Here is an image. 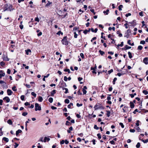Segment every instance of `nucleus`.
<instances>
[{"label": "nucleus", "instance_id": "f257e3e1", "mask_svg": "<svg viewBox=\"0 0 148 148\" xmlns=\"http://www.w3.org/2000/svg\"><path fill=\"white\" fill-rule=\"evenodd\" d=\"M3 8V12H5L7 10L11 11L13 10L12 6L11 5H8V4H5L4 5Z\"/></svg>", "mask_w": 148, "mask_h": 148}, {"label": "nucleus", "instance_id": "f03ea898", "mask_svg": "<svg viewBox=\"0 0 148 148\" xmlns=\"http://www.w3.org/2000/svg\"><path fill=\"white\" fill-rule=\"evenodd\" d=\"M62 43L63 45H67L68 44V41L67 39L66 36L64 37L62 40Z\"/></svg>", "mask_w": 148, "mask_h": 148}, {"label": "nucleus", "instance_id": "7ed1b4c3", "mask_svg": "<svg viewBox=\"0 0 148 148\" xmlns=\"http://www.w3.org/2000/svg\"><path fill=\"white\" fill-rule=\"evenodd\" d=\"M41 110V107L38 103H36L35 104V110L37 111V110Z\"/></svg>", "mask_w": 148, "mask_h": 148}, {"label": "nucleus", "instance_id": "20e7f679", "mask_svg": "<svg viewBox=\"0 0 148 148\" xmlns=\"http://www.w3.org/2000/svg\"><path fill=\"white\" fill-rule=\"evenodd\" d=\"M123 112H127L128 111V108L127 106H125L122 109Z\"/></svg>", "mask_w": 148, "mask_h": 148}, {"label": "nucleus", "instance_id": "39448f33", "mask_svg": "<svg viewBox=\"0 0 148 148\" xmlns=\"http://www.w3.org/2000/svg\"><path fill=\"white\" fill-rule=\"evenodd\" d=\"M87 89V87L86 86H85L82 89V91L83 92V94L84 95H85L86 94L87 91L86 90V89Z\"/></svg>", "mask_w": 148, "mask_h": 148}, {"label": "nucleus", "instance_id": "423d86ee", "mask_svg": "<svg viewBox=\"0 0 148 148\" xmlns=\"http://www.w3.org/2000/svg\"><path fill=\"white\" fill-rule=\"evenodd\" d=\"M4 100L6 101L7 103H8L10 101V99L8 97H6L3 98Z\"/></svg>", "mask_w": 148, "mask_h": 148}, {"label": "nucleus", "instance_id": "0eeeda50", "mask_svg": "<svg viewBox=\"0 0 148 148\" xmlns=\"http://www.w3.org/2000/svg\"><path fill=\"white\" fill-rule=\"evenodd\" d=\"M13 92L10 89H8L7 90V94L8 95H12Z\"/></svg>", "mask_w": 148, "mask_h": 148}, {"label": "nucleus", "instance_id": "6e6552de", "mask_svg": "<svg viewBox=\"0 0 148 148\" xmlns=\"http://www.w3.org/2000/svg\"><path fill=\"white\" fill-rule=\"evenodd\" d=\"M143 62L146 64H148V59L147 58H145L143 60Z\"/></svg>", "mask_w": 148, "mask_h": 148}, {"label": "nucleus", "instance_id": "1a4fd4ad", "mask_svg": "<svg viewBox=\"0 0 148 148\" xmlns=\"http://www.w3.org/2000/svg\"><path fill=\"white\" fill-rule=\"evenodd\" d=\"M25 51L27 55H30L31 53V51L30 49L26 50Z\"/></svg>", "mask_w": 148, "mask_h": 148}, {"label": "nucleus", "instance_id": "9d476101", "mask_svg": "<svg viewBox=\"0 0 148 148\" xmlns=\"http://www.w3.org/2000/svg\"><path fill=\"white\" fill-rule=\"evenodd\" d=\"M52 4V2H50L49 1H48V3L45 5V7H49L51 4Z\"/></svg>", "mask_w": 148, "mask_h": 148}, {"label": "nucleus", "instance_id": "9b49d317", "mask_svg": "<svg viewBox=\"0 0 148 148\" xmlns=\"http://www.w3.org/2000/svg\"><path fill=\"white\" fill-rule=\"evenodd\" d=\"M38 100L39 101L41 102L43 100L42 97L40 96H39L38 97Z\"/></svg>", "mask_w": 148, "mask_h": 148}, {"label": "nucleus", "instance_id": "f8f14e48", "mask_svg": "<svg viewBox=\"0 0 148 148\" xmlns=\"http://www.w3.org/2000/svg\"><path fill=\"white\" fill-rule=\"evenodd\" d=\"M22 131L21 130H18L16 132V135L17 136L19 133H21L22 132Z\"/></svg>", "mask_w": 148, "mask_h": 148}, {"label": "nucleus", "instance_id": "ddd939ff", "mask_svg": "<svg viewBox=\"0 0 148 148\" xmlns=\"http://www.w3.org/2000/svg\"><path fill=\"white\" fill-rule=\"evenodd\" d=\"M50 140V139L49 138L46 137L44 139V142H45L47 141H49Z\"/></svg>", "mask_w": 148, "mask_h": 148}, {"label": "nucleus", "instance_id": "4468645a", "mask_svg": "<svg viewBox=\"0 0 148 148\" xmlns=\"http://www.w3.org/2000/svg\"><path fill=\"white\" fill-rule=\"evenodd\" d=\"M56 93V90H53L51 92V96H53Z\"/></svg>", "mask_w": 148, "mask_h": 148}, {"label": "nucleus", "instance_id": "2eb2a0df", "mask_svg": "<svg viewBox=\"0 0 148 148\" xmlns=\"http://www.w3.org/2000/svg\"><path fill=\"white\" fill-rule=\"evenodd\" d=\"M98 29L97 28H95V30L93 28H92L91 29V30L92 32L96 33Z\"/></svg>", "mask_w": 148, "mask_h": 148}, {"label": "nucleus", "instance_id": "dca6fc26", "mask_svg": "<svg viewBox=\"0 0 148 148\" xmlns=\"http://www.w3.org/2000/svg\"><path fill=\"white\" fill-rule=\"evenodd\" d=\"M3 140H4L6 142H8L9 141V139L8 138L6 137H3L2 139Z\"/></svg>", "mask_w": 148, "mask_h": 148}, {"label": "nucleus", "instance_id": "f3484780", "mask_svg": "<svg viewBox=\"0 0 148 148\" xmlns=\"http://www.w3.org/2000/svg\"><path fill=\"white\" fill-rule=\"evenodd\" d=\"M135 128L136 129V130H137V132H140L141 131V129L139 127L137 126L136 127H135Z\"/></svg>", "mask_w": 148, "mask_h": 148}, {"label": "nucleus", "instance_id": "a211bd4d", "mask_svg": "<svg viewBox=\"0 0 148 148\" xmlns=\"http://www.w3.org/2000/svg\"><path fill=\"white\" fill-rule=\"evenodd\" d=\"M7 123L10 125H11L12 124V121L10 119H9L7 121Z\"/></svg>", "mask_w": 148, "mask_h": 148}, {"label": "nucleus", "instance_id": "6ab92c4d", "mask_svg": "<svg viewBox=\"0 0 148 148\" xmlns=\"http://www.w3.org/2000/svg\"><path fill=\"white\" fill-rule=\"evenodd\" d=\"M125 73H124L123 72H122L121 73H118L117 74V75H118L120 77L121 75H124Z\"/></svg>", "mask_w": 148, "mask_h": 148}, {"label": "nucleus", "instance_id": "aec40b11", "mask_svg": "<svg viewBox=\"0 0 148 148\" xmlns=\"http://www.w3.org/2000/svg\"><path fill=\"white\" fill-rule=\"evenodd\" d=\"M73 103H70L68 105V108H71V106H73Z\"/></svg>", "mask_w": 148, "mask_h": 148}, {"label": "nucleus", "instance_id": "412c9836", "mask_svg": "<svg viewBox=\"0 0 148 148\" xmlns=\"http://www.w3.org/2000/svg\"><path fill=\"white\" fill-rule=\"evenodd\" d=\"M60 83H61V84L63 86H66V83L64 82L62 80V81L60 82Z\"/></svg>", "mask_w": 148, "mask_h": 148}, {"label": "nucleus", "instance_id": "4be33fe9", "mask_svg": "<svg viewBox=\"0 0 148 148\" xmlns=\"http://www.w3.org/2000/svg\"><path fill=\"white\" fill-rule=\"evenodd\" d=\"M141 140L144 143H147L148 142V139H147L146 140L141 139Z\"/></svg>", "mask_w": 148, "mask_h": 148}, {"label": "nucleus", "instance_id": "5701e85b", "mask_svg": "<svg viewBox=\"0 0 148 148\" xmlns=\"http://www.w3.org/2000/svg\"><path fill=\"white\" fill-rule=\"evenodd\" d=\"M109 10L108 9H107L106 11H103V13L105 14H106V15H108V12H109Z\"/></svg>", "mask_w": 148, "mask_h": 148}, {"label": "nucleus", "instance_id": "b1692460", "mask_svg": "<svg viewBox=\"0 0 148 148\" xmlns=\"http://www.w3.org/2000/svg\"><path fill=\"white\" fill-rule=\"evenodd\" d=\"M128 54L129 58H131L132 57L131 53L130 52H128Z\"/></svg>", "mask_w": 148, "mask_h": 148}, {"label": "nucleus", "instance_id": "393cba45", "mask_svg": "<svg viewBox=\"0 0 148 148\" xmlns=\"http://www.w3.org/2000/svg\"><path fill=\"white\" fill-rule=\"evenodd\" d=\"M117 34H119V37H121L122 36V34L120 33V32L119 31H117L116 32Z\"/></svg>", "mask_w": 148, "mask_h": 148}, {"label": "nucleus", "instance_id": "a878e982", "mask_svg": "<svg viewBox=\"0 0 148 148\" xmlns=\"http://www.w3.org/2000/svg\"><path fill=\"white\" fill-rule=\"evenodd\" d=\"M49 101L50 103H52L53 101V98L52 97H50L49 99Z\"/></svg>", "mask_w": 148, "mask_h": 148}, {"label": "nucleus", "instance_id": "bb28decb", "mask_svg": "<svg viewBox=\"0 0 148 148\" xmlns=\"http://www.w3.org/2000/svg\"><path fill=\"white\" fill-rule=\"evenodd\" d=\"M130 107L132 108H134V104L132 102H131L130 103Z\"/></svg>", "mask_w": 148, "mask_h": 148}, {"label": "nucleus", "instance_id": "cd10ccee", "mask_svg": "<svg viewBox=\"0 0 148 148\" xmlns=\"http://www.w3.org/2000/svg\"><path fill=\"white\" fill-rule=\"evenodd\" d=\"M123 7V6L122 5H121L119 6V9L120 11H121L122 10V8Z\"/></svg>", "mask_w": 148, "mask_h": 148}, {"label": "nucleus", "instance_id": "c85d7f7f", "mask_svg": "<svg viewBox=\"0 0 148 148\" xmlns=\"http://www.w3.org/2000/svg\"><path fill=\"white\" fill-rule=\"evenodd\" d=\"M143 92L145 95H147L148 94V92L146 90H143Z\"/></svg>", "mask_w": 148, "mask_h": 148}, {"label": "nucleus", "instance_id": "c756f323", "mask_svg": "<svg viewBox=\"0 0 148 148\" xmlns=\"http://www.w3.org/2000/svg\"><path fill=\"white\" fill-rule=\"evenodd\" d=\"M99 52L101 55H103L105 53L104 52L101 51V50H99Z\"/></svg>", "mask_w": 148, "mask_h": 148}, {"label": "nucleus", "instance_id": "7c9ffc66", "mask_svg": "<svg viewBox=\"0 0 148 148\" xmlns=\"http://www.w3.org/2000/svg\"><path fill=\"white\" fill-rule=\"evenodd\" d=\"M98 105L97 104H96L95 106H94V108L95 109V110H96L98 109L99 108L98 107Z\"/></svg>", "mask_w": 148, "mask_h": 148}, {"label": "nucleus", "instance_id": "2f4dec72", "mask_svg": "<svg viewBox=\"0 0 148 148\" xmlns=\"http://www.w3.org/2000/svg\"><path fill=\"white\" fill-rule=\"evenodd\" d=\"M31 95H32L34 96L35 97H36V94L34 92H31Z\"/></svg>", "mask_w": 148, "mask_h": 148}, {"label": "nucleus", "instance_id": "473e14b6", "mask_svg": "<svg viewBox=\"0 0 148 148\" xmlns=\"http://www.w3.org/2000/svg\"><path fill=\"white\" fill-rule=\"evenodd\" d=\"M12 89L14 91H16L17 90L16 87L15 86H14L13 87H12Z\"/></svg>", "mask_w": 148, "mask_h": 148}, {"label": "nucleus", "instance_id": "72a5a7b5", "mask_svg": "<svg viewBox=\"0 0 148 148\" xmlns=\"http://www.w3.org/2000/svg\"><path fill=\"white\" fill-rule=\"evenodd\" d=\"M107 112V115L108 117H109L110 116V112L109 111H106Z\"/></svg>", "mask_w": 148, "mask_h": 148}, {"label": "nucleus", "instance_id": "f704fd0d", "mask_svg": "<svg viewBox=\"0 0 148 148\" xmlns=\"http://www.w3.org/2000/svg\"><path fill=\"white\" fill-rule=\"evenodd\" d=\"M140 143L138 142V143L137 145H136V147L137 148H138L139 147H140Z\"/></svg>", "mask_w": 148, "mask_h": 148}, {"label": "nucleus", "instance_id": "c9c22d12", "mask_svg": "<svg viewBox=\"0 0 148 148\" xmlns=\"http://www.w3.org/2000/svg\"><path fill=\"white\" fill-rule=\"evenodd\" d=\"M69 100L68 99H66L65 100L64 102L65 103H69Z\"/></svg>", "mask_w": 148, "mask_h": 148}, {"label": "nucleus", "instance_id": "e433bc0d", "mask_svg": "<svg viewBox=\"0 0 148 148\" xmlns=\"http://www.w3.org/2000/svg\"><path fill=\"white\" fill-rule=\"evenodd\" d=\"M64 71L66 72H67L69 73H70V71L69 69H65L64 70Z\"/></svg>", "mask_w": 148, "mask_h": 148}, {"label": "nucleus", "instance_id": "4c0bfd02", "mask_svg": "<svg viewBox=\"0 0 148 148\" xmlns=\"http://www.w3.org/2000/svg\"><path fill=\"white\" fill-rule=\"evenodd\" d=\"M27 114V112H23L22 114V115L24 116H25Z\"/></svg>", "mask_w": 148, "mask_h": 148}, {"label": "nucleus", "instance_id": "58836bf2", "mask_svg": "<svg viewBox=\"0 0 148 148\" xmlns=\"http://www.w3.org/2000/svg\"><path fill=\"white\" fill-rule=\"evenodd\" d=\"M123 42H121V44H118L117 45L118 47H122L123 45Z\"/></svg>", "mask_w": 148, "mask_h": 148}, {"label": "nucleus", "instance_id": "ea45409f", "mask_svg": "<svg viewBox=\"0 0 148 148\" xmlns=\"http://www.w3.org/2000/svg\"><path fill=\"white\" fill-rule=\"evenodd\" d=\"M21 100L23 101L24 100L25 96L23 95H21Z\"/></svg>", "mask_w": 148, "mask_h": 148}, {"label": "nucleus", "instance_id": "a19ab883", "mask_svg": "<svg viewBox=\"0 0 148 148\" xmlns=\"http://www.w3.org/2000/svg\"><path fill=\"white\" fill-rule=\"evenodd\" d=\"M5 75V73H0V78H1L2 77L4 76Z\"/></svg>", "mask_w": 148, "mask_h": 148}, {"label": "nucleus", "instance_id": "79ce46f5", "mask_svg": "<svg viewBox=\"0 0 148 148\" xmlns=\"http://www.w3.org/2000/svg\"><path fill=\"white\" fill-rule=\"evenodd\" d=\"M71 123L68 121H66V125H69L71 124Z\"/></svg>", "mask_w": 148, "mask_h": 148}, {"label": "nucleus", "instance_id": "37998d69", "mask_svg": "<svg viewBox=\"0 0 148 148\" xmlns=\"http://www.w3.org/2000/svg\"><path fill=\"white\" fill-rule=\"evenodd\" d=\"M117 79L116 78H114L113 81V84H115V82L117 80Z\"/></svg>", "mask_w": 148, "mask_h": 148}, {"label": "nucleus", "instance_id": "c03bdc74", "mask_svg": "<svg viewBox=\"0 0 148 148\" xmlns=\"http://www.w3.org/2000/svg\"><path fill=\"white\" fill-rule=\"evenodd\" d=\"M97 136H98V138L99 139H100L101 138V135L100 134H98L97 135Z\"/></svg>", "mask_w": 148, "mask_h": 148}, {"label": "nucleus", "instance_id": "a18cd8bd", "mask_svg": "<svg viewBox=\"0 0 148 148\" xmlns=\"http://www.w3.org/2000/svg\"><path fill=\"white\" fill-rule=\"evenodd\" d=\"M94 128L95 129H96L97 130H98L99 129V128L97 126V125H94Z\"/></svg>", "mask_w": 148, "mask_h": 148}, {"label": "nucleus", "instance_id": "49530a36", "mask_svg": "<svg viewBox=\"0 0 148 148\" xmlns=\"http://www.w3.org/2000/svg\"><path fill=\"white\" fill-rule=\"evenodd\" d=\"M144 136V135L143 134H140L139 136V139L141 140V138H142V137L143 136Z\"/></svg>", "mask_w": 148, "mask_h": 148}, {"label": "nucleus", "instance_id": "de8ad7c7", "mask_svg": "<svg viewBox=\"0 0 148 148\" xmlns=\"http://www.w3.org/2000/svg\"><path fill=\"white\" fill-rule=\"evenodd\" d=\"M110 143L112 145H114L115 144L114 141L113 140L110 141Z\"/></svg>", "mask_w": 148, "mask_h": 148}, {"label": "nucleus", "instance_id": "09e8293b", "mask_svg": "<svg viewBox=\"0 0 148 148\" xmlns=\"http://www.w3.org/2000/svg\"><path fill=\"white\" fill-rule=\"evenodd\" d=\"M0 65L1 66H3L5 65V63L3 62H0Z\"/></svg>", "mask_w": 148, "mask_h": 148}, {"label": "nucleus", "instance_id": "8fccbe9b", "mask_svg": "<svg viewBox=\"0 0 148 148\" xmlns=\"http://www.w3.org/2000/svg\"><path fill=\"white\" fill-rule=\"evenodd\" d=\"M140 123V121L139 120H137L136 121V125L137 126H138L139 125V123Z\"/></svg>", "mask_w": 148, "mask_h": 148}, {"label": "nucleus", "instance_id": "3c124183", "mask_svg": "<svg viewBox=\"0 0 148 148\" xmlns=\"http://www.w3.org/2000/svg\"><path fill=\"white\" fill-rule=\"evenodd\" d=\"M131 48V47H130L128 46L127 45H126L125 47V48L126 49H130Z\"/></svg>", "mask_w": 148, "mask_h": 148}, {"label": "nucleus", "instance_id": "603ef678", "mask_svg": "<svg viewBox=\"0 0 148 148\" xmlns=\"http://www.w3.org/2000/svg\"><path fill=\"white\" fill-rule=\"evenodd\" d=\"M90 11L93 13L94 15L95 14V12H94V9H91L90 10Z\"/></svg>", "mask_w": 148, "mask_h": 148}, {"label": "nucleus", "instance_id": "864d4df0", "mask_svg": "<svg viewBox=\"0 0 148 148\" xmlns=\"http://www.w3.org/2000/svg\"><path fill=\"white\" fill-rule=\"evenodd\" d=\"M129 36V35L128 33H126L125 34V35L124 36V37H125L127 38H128Z\"/></svg>", "mask_w": 148, "mask_h": 148}, {"label": "nucleus", "instance_id": "5fc2aeb1", "mask_svg": "<svg viewBox=\"0 0 148 148\" xmlns=\"http://www.w3.org/2000/svg\"><path fill=\"white\" fill-rule=\"evenodd\" d=\"M138 49L140 50H141L143 48V47L140 45L138 47Z\"/></svg>", "mask_w": 148, "mask_h": 148}, {"label": "nucleus", "instance_id": "6e6d98bb", "mask_svg": "<svg viewBox=\"0 0 148 148\" xmlns=\"http://www.w3.org/2000/svg\"><path fill=\"white\" fill-rule=\"evenodd\" d=\"M82 106V103L79 104V103H77V106L78 107H79L80 106Z\"/></svg>", "mask_w": 148, "mask_h": 148}, {"label": "nucleus", "instance_id": "4d7b16f0", "mask_svg": "<svg viewBox=\"0 0 148 148\" xmlns=\"http://www.w3.org/2000/svg\"><path fill=\"white\" fill-rule=\"evenodd\" d=\"M113 70L112 69H111L110 70L108 71V74H110L112 72H113Z\"/></svg>", "mask_w": 148, "mask_h": 148}, {"label": "nucleus", "instance_id": "13d9d810", "mask_svg": "<svg viewBox=\"0 0 148 148\" xmlns=\"http://www.w3.org/2000/svg\"><path fill=\"white\" fill-rule=\"evenodd\" d=\"M145 43V41L144 40H141L140 42V44L144 45Z\"/></svg>", "mask_w": 148, "mask_h": 148}, {"label": "nucleus", "instance_id": "bf43d9fd", "mask_svg": "<svg viewBox=\"0 0 148 148\" xmlns=\"http://www.w3.org/2000/svg\"><path fill=\"white\" fill-rule=\"evenodd\" d=\"M130 131L131 132L134 133L135 132V130L134 129H130Z\"/></svg>", "mask_w": 148, "mask_h": 148}, {"label": "nucleus", "instance_id": "052dcab7", "mask_svg": "<svg viewBox=\"0 0 148 148\" xmlns=\"http://www.w3.org/2000/svg\"><path fill=\"white\" fill-rule=\"evenodd\" d=\"M119 125L121 126L122 128H123L124 127V125L122 123H119Z\"/></svg>", "mask_w": 148, "mask_h": 148}, {"label": "nucleus", "instance_id": "680f3d73", "mask_svg": "<svg viewBox=\"0 0 148 148\" xmlns=\"http://www.w3.org/2000/svg\"><path fill=\"white\" fill-rule=\"evenodd\" d=\"M88 32H89V31H88V30L87 29L85 30L83 32L85 34H86Z\"/></svg>", "mask_w": 148, "mask_h": 148}, {"label": "nucleus", "instance_id": "e2e57ef3", "mask_svg": "<svg viewBox=\"0 0 148 148\" xmlns=\"http://www.w3.org/2000/svg\"><path fill=\"white\" fill-rule=\"evenodd\" d=\"M63 34V33L61 32L60 31H59L57 33V34L58 35H60V34Z\"/></svg>", "mask_w": 148, "mask_h": 148}, {"label": "nucleus", "instance_id": "0e129e2a", "mask_svg": "<svg viewBox=\"0 0 148 148\" xmlns=\"http://www.w3.org/2000/svg\"><path fill=\"white\" fill-rule=\"evenodd\" d=\"M74 38H77V36L78 35L76 34V33L75 32L74 33Z\"/></svg>", "mask_w": 148, "mask_h": 148}, {"label": "nucleus", "instance_id": "69168bd1", "mask_svg": "<svg viewBox=\"0 0 148 148\" xmlns=\"http://www.w3.org/2000/svg\"><path fill=\"white\" fill-rule=\"evenodd\" d=\"M19 27H20V28L22 29H23V25H22V24H21L20 25H19Z\"/></svg>", "mask_w": 148, "mask_h": 148}, {"label": "nucleus", "instance_id": "338daca9", "mask_svg": "<svg viewBox=\"0 0 148 148\" xmlns=\"http://www.w3.org/2000/svg\"><path fill=\"white\" fill-rule=\"evenodd\" d=\"M143 12H141L139 13V15L140 16H143Z\"/></svg>", "mask_w": 148, "mask_h": 148}, {"label": "nucleus", "instance_id": "774afa93", "mask_svg": "<svg viewBox=\"0 0 148 148\" xmlns=\"http://www.w3.org/2000/svg\"><path fill=\"white\" fill-rule=\"evenodd\" d=\"M10 73H11V71L9 69H8V70H7V73L9 74Z\"/></svg>", "mask_w": 148, "mask_h": 148}]
</instances>
